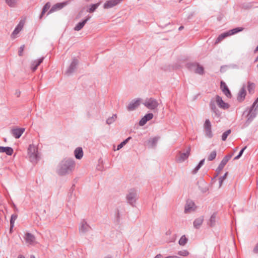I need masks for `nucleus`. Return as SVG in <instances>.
Here are the masks:
<instances>
[{"label": "nucleus", "mask_w": 258, "mask_h": 258, "mask_svg": "<svg viewBox=\"0 0 258 258\" xmlns=\"http://www.w3.org/2000/svg\"><path fill=\"white\" fill-rule=\"evenodd\" d=\"M232 155V154L227 155L223 158L222 160L224 162L227 163L228 161L231 158Z\"/></svg>", "instance_id": "48"}, {"label": "nucleus", "mask_w": 258, "mask_h": 258, "mask_svg": "<svg viewBox=\"0 0 258 258\" xmlns=\"http://www.w3.org/2000/svg\"><path fill=\"white\" fill-rule=\"evenodd\" d=\"M24 25V23L23 21H21L18 25L16 27L14 30L12 32L11 34V38L14 39L16 37V35H17L22 29Z\"/></svg>", "instance_id": "17"}, {"label": "nucleus", "mask_w": 258, "mask_h": 258, "mask_svg": "<svg viewBox=\"0 0 258 258\" xmlns=\"http://www.w3.org/2000/svg\"><path fill=\"white\" fill-rule=\"evenodd\" d=\"M257 51H258V45H257V46L254 49V53H256Z\"/></svg>", "instance_id": "61"}, {"label": "nucleus", "mask_w": 258, "mask_h": 258, "mask_svg": "<svg viewBox=\"0 0 258 258\" xmlns=\"http://www.w3.org/2000/svg\"><path fill=\"white\" fill-rule=\"evenodd\" d=\"M196 70L195 73L200 75H202L204 73V68L202 66H201L199 64H198L197 67L196 68Z\"/></svg>", "instance_id": "44"}, {"label": "nucleus", "mask_w": 258, "mask_h": 258, "mask_svg": "<svg viewBox=\"0 0 258 258\" xmlns=\"http://www.w3.org/2000/svg\"><path fill=\"white\" fill-rule=\"evenodd\" d=\"M216 102L219 107L223 109H227L229 108V105L228 103H225L222 99V98L218 96H216Z\"/></svg>", "instance_id": "19"}, {"label": "nucleus", "mask_w": 258, "mask_h": 258, "mask_svg": "<svg viewBox=\"0 0 258 258\" xmlns=\"http://www.w3.org/2000/svg\"><path fill=\"white\" fill-rule=\"evenodd\" d=\"M73 186H74V185H73V186L71 187V188L70 190V193L69 194L68 196V201L72 203H73L74 200L75 199V196H74L73 198V191L74 190Z\"/></svg>", "instance_id": "35"}, {"label": "nucleus", "mask_w": 258, "mask_h": 258, "mask_svg": "<svg viewBox=\"0 0 258 258\" xmlns=\"http://www.w3.org/2000/svg\"><path fill=\"white\" fill-rule=\"evenodd\" d=\"M190 148L189 147L186 152L185 153L179 152V156L177 157L176 161L177 162L181 163L187 159L190 154Z\"/></svg>", "instance_id": "10"}, {"label": "nucleus", "mask_w": 258, "mask_h": 258, "mask_svg": "<svg viewBox=\"0 0 258 258\" xmlns=\"http://www.w3.org/2000/svg\"><path fill=\"white\" fill-rule=\"evenodd\" d=\"M187 238L184 235L180 237V239L179 240L178 243L180 245L183 246L187 243Z\"/></svg>", "instance_id": "38"}, {"label": "nucleus", "mask_w": 258, "mask_h": 258, "mask_svg": "<svg viewBox=\"0 0 258 258\" xmlns=\"http://www.w3.org/2000/svg\"><path fill=\"white\" fill-rule=\"evenodd\" d=\"M79 64V60L76 58H74L70 66L67 69L65 74L68 76L72 75L76 71L77 67Z\"/></svg>", "instance_id": "6"}, {"label": "nucleus", "mask_w": 258, "mask_h": 258, "mask_svg": "<svg viewBox=\"0 0 258 258\" xmlns=\"http://www.w3.org/2000/svg\"><path fill=\"white\" fill-rule=\"evenodd\" d=\"M195 205V203L192 200H187L184 207V212L187 213L194 211L195 209L194 208Z\"/></svg>", "instance_id": "13"}, {"label": "nucleus", "mask_w": 258, "mask_h": 258, "mask_svg": "<svg viewBox=\"0 0 258 258\" xmlns=\"http://www.w3.org/2000/svg\"><path fill=\"white\" fill-rule=\"evenodd\" d=\"M17 217H18V216L17 214H14L11 215V219H10V233H12L13 231V229L14 226L15 221L17 219Z\"/></svg>", "instance_id": "28"}, {"label": "nucleus", "mask_w": 258, "mask_h": 258, "mask_svg": "<svg viewBox=\"0 0 258 258\" xmlns=\"http://www.w3.org/2000/svg\"><path fill=\"white\" fill-rule=\"evenodd\" d=\"M258 60V56H257V57L255 58V60H254V62L255 61H257Z\"/></svg>", "instance_id": "63"}, {"label": "nucleus", "mask_w": 258, "mask_h": 258, "mask_svg": "<svg viewBox=\"0 0 258 258\" xmlns=\"http://www.w3.org/2000/svg\"><path fill=\"white\" fill-rule=\"evenodd\" d=\"M204 218L202 217H199L194 221V226L196 229H199L203 222Z\"/></svg>", "instance_id": "26"}, {"label": "nucleus", "mask_w": 258, "mask_h": 258, "mask_svg": "<svg viewBox=\"0 0 258 258\" xmlns=\"http://www.w3.org/2000/svg\"><path fill=\"white\" fill-rule=\"evenodd\" d=\"M229 36H230V34L229 33V31H227V32H226L221 34L220 35H219V36L217 38V39L215 41V43H219V42L222 41L223 39H224L225 38H226Z\"/></svg>", "instance_id": "29"}, {"label": "nucleus", "mask_w": 258, "mask_h": 258, "mask_svg": "<svg viewBox=\"0 0 258 258\" xmlns=\"http://www.w3.org/2000/svg\"><path fill=\"white\" fill-rule=\"evenodd\" d=\"M90 19V17L88 16L85 19L83 20L82 21L79 22L76 26L74 27V30L75 31H80L81 30L85 24L87 22V21Z\"/></svg>", "instance_id": "21"}, {"label": "nucleus", "mask_w": 258, "mask_h": 258, "mask_svg": "<svg viewBox=\"0 0 258 258\" xmlns=\"http://www.w3.org/2000/svg\"><path fill=\"white\" fill-rule=\"evenodd\" d=\"M154 115L152 113H147L140 120L139 124L140 126L144 125L148 121L150 120L153 118Z\"/></svg>", "instance_id": "16"}, {"label": "nucleus", "mask_w": 258, "mask_h": 258, "mask_svg": "<svg viewBox=\"0 0 258 258\" xmlns=\"http://www.w3.org/2000/svg\"><path fill=\"white\" fill-rule=\"evenodd\" d=\"M30 258H35V256H33V255H31V257H30Z\"/></svg>", "instance_id": "64"}, {"label": "nucleus", "mask_w": 258, "mask_h": 258, "mask_svg": "<svg viewBox=\"0 0 258 258\" xmlns=\"http://www.w3.org/2000/svg\"><path fill=\"white\" fill-rule=\"evenodd\" d=\"M18 258H25V257L23 255L20 254V255H19Z\"/></svg>", "instance_id": "60"}, {"label": "nucleus", "mask_w": 258, "mask_h": 258, "mask_svg": "<svg viewBox=\"0 0 258 258\" xmlns=\"http://www.w3.org/2000/svg\"><path fill=\"white\" fill-rule=\"evenodd\" d=\"M116 218L117 221H119V218H120V213H119V211L118 209L117 210V211L116 213Z\"/></svg>", "instance_id": "53"}, {"label": "nucleus", "mask_w": 258, "mask_h": 258, "mask_svg": "<svg viewBox=\"0 0 258 258\" xmlns=\"http://www.w3.org/2000/svg\"><path fill=\"white\" fill-rule=\"evenodd\" d=\"M13 152V149L11 147L0 146V153H5L7 155L11 156Z\"/></svg>", "instance_id": "23"}, {"label": "nucleus", "mask_w": 258, "mask_h": 258, "mask_svg": "<svg viewBox=\"0 0 258 258\" xmlns=\"http://www.w3.org/2000/svg\"><path fill=\"white\" fill-rule=\"evenodd\" d=\"M220 88L223 93L228 97L231 98L232 96L230 91L225 82H220Z\"/></svg>", "instance_id": "15"}, {"label": "nucleus", "mask_w": 258, "mask_h": 258, "mask_svg": "<svg viewBox=\"0 0 258 258\" xmlns=\"http://www.w3.org/2000/svg\"><path fill=\"white\" fill-rule=\"evenodd\" d=\"M183 28H184V27H183V26H180V27H179L178 30H179V31H181V30H183Z\"/></svg>", "instance_id": "59"}, {"label": "nucleus", "mask_w": 258, "mask_h": 258, "mask_svg": "<svg viewBox=\"0 0 258 258\" xmlns=\"http://www.w3.org/2000/svg\"><path fill=\"white\" fill-rule=\"evenodd\" d=\"M204 128L205 132V135L209 138H212L213 136L212 132V125L209 119H206L204 124Z\"/></svg>", "instance_id": "7"}, {"label": "nucleus", "mask_w": 258, "mask_h": 258, "mask_svg": "<svg viewBox=\"0 0 258 258\" xmlns=\"http://www.w3.org/2000/svg\"><path fill=\"white\" fill-rule=\"evenodd\" d=\"M243 29V28L242 27H237L231 30H230L228 31L230 34V35H232L242 31Z\"/></svg>", "instance_id": "39"}, {"label": "nucleus", "mask_w": 258, "mask_h": 258, "mask_svg": "<svg viewBox=\"0 0 258 258\" xmlns=\"http://www.w3.org/2000/svg\"><path fill=\"white\" fill-rule=\"evenodd\" d=\"M43 59L44 57H42L32 62L30 68L33 72L37 70L38 67L42 62Z\"/></svg>", "instance_id": "20"}, {"label": "nucleus", "mask_w": 258, "mask_h": 258, "mask_svg": "<svg viewBox=\"0 0 258 258\" xmlns=\"http://www.w3.org/2000/svg\"><path fill=\"white\" fill-rule=\"evenodd\" d=\"M75 162L72 159H64L58 164L57 173L60 176L71 173L75 168Z\"/></svg>", "instance_id": "1"}, {"label": "nucleus", "mask_w": 258, "mask_h": 258, "mask_svg": "<svg viewBox=\"0 0 258 258\" xmlns=\"http://www.w3.org/2000/svg\"><path fill=\"white\" fill-rule=\"evenodd\" d=\"M21 94V92L19 90H16L15 92V95L17 96V97H19Z\"/></svg>", "instance_id": "57"}, {"label": "nucleus", "mask_w": 258, "mask_h": 258, "mask_svg": "<svg viewBox=\"0 0 258 258\" xmlns=\"http://www.w3.org/2000/svg\"><path fill=\"white\" fill-rule=\"evenodd\" d=\"M25 131L24 128H16L11 130V134L16 139H19Z\"/></svg>", "instance_id": "14"}, {"label": "nucleus", "mask_w": 258, "mask_h": 258, "mask_svg": "<svg viewBox=\"0 0 258 258\" xmlns=\"http://www.w3.org/2000/svg\"><path fill=\"white\" fill-rule=\"evenodd\" d=\"M248 84L247 86V90L248 93L250 94H252L254 92V89L255 87V85L253 83H250V82H248Z\"/></svg>", "instance_id": "31"}, {"label": "nucleus", "mask_w": 258, "mask_h": 258, "mask_svg": "<svg viewBox=\"0 0 258 258\" xmlns=\"http://www.w3.org/2000/svg\"><path fill=\"white\" fill-rule=\"evenodd\" d=\"M200 168H201V167L200 166H199L198 165H197V166L192 171V173L193 174H196Z\"/></svg>", "instance_id": "51"}, {"label": "nucleus", "mask_w": 258, "mask_h": 258, "mask_svg": "<svg viewBox=\"0 0 258 258\" xmlns=\"http://www.w3.org/2000/svg\"><path fill=\"white\" fill-rule=\"evenodd\" d=\"M179 255L185 256L189 254V252L187 250H180L178 252Z\"/></svg>", "instance_id": "47"}, {"label": "nucleus", "mask_w": 258, "mask_h": 258, "mask_svg": "<svg viewBox=\"0 0 258 258\" xmlns=\"http://www.w3.org/2000/svg\"><path fill=\"white\" fill-rule=\"evenodd\" d=\"M217 152L215 150L213 151L208 157V160L209 161H213L216 158Z\"/></svg>", "instance_id": "42"}, {"label": "nucleus", "mask_w": 258, "mask_h": 258, "mask_svg": "<svg viewBox=\"0 0 258 258\" xmlns=\"http://www.w3.org/2000/svg\"><path fill=\"white\" fill-rule=\"evenodd\" d=\"M100 3H98L95 4H92L90 6V7L87 10V12L89 13L94 12L100 5Z\"/></svg>", "instance_id": "33"}, {"label": "nucleus", "mask_w": 258, "mask_h": 258, "mask_svg": "<svg viewBox=\"0 0 258 258\" xmlns=\"http://www.w3.org/2000/svg\"><path fill=\"white\" fill-rule=\"evenodd\" d=\"M216 216H217V213L215 212L211 216L209 221L208 223V224L211 226L213 227L216 224Z\"/></svg>", "instance_id": "27"}, {"label": "nucleus", "mask_w": 258, "mask_h": 258, "mask_svg": "<svg viewBox=\"0 0 258 258\" xmlns=\"http://www.w3.org/2000/svg\"><path fill=\"white\" fill-rule=\"evenodd\" d=\"M246 94V91L245 87L243 86L239 90L237 97V100L238 102H241L244 101Z\"/></svg>", "instance_id": "18"}, {"label": "nucleus", "mask_w": 258, "mask_h": 258, "mask_svg": "<svg viewBox=\"0 0 258 258\" xmlns=\"http://www.w3.org/2000/svg\"><path fill=\"white\" fill-rule=\"evenodd\" d=\"M231 131L230 130H228L222 134V140L225 141L226 140L227 137L231 133Z\"/></svg>", "instance_id": "43"}, {"label": "nucleus", "mask_w": 258, "mask_h": 258, "mask_svg": "<svg viewBox=\"0 0 258 258\" xmlns=\"http://www.w3.org/2000/svg\"><path fill=\"white\" fill-rule=\"evenodd\" d=\"M159 138L158 137H154L153 138H151L149 140V143H150V145L153 147L156 145L157 142L158 141Z\"/></svg>", "instance_id": "37"}, {"label": "nucleus", "mask_w": 258, "mask_h": 258, "mask_svg": "<svg viewBox=\"0 0 258 258\" xmlns=\"http://www.w3.org/2000/svg\"><path fill=\"white\" fill-rule=\"evenodd\" d=\"M123 0H109L106 1L103 5L104 9H108L119 4Z\"/></svg>", "instance_id": "11"}, {"label": "nucleus", "mask_w": 258, "mask_h": 258, "mask_svg": "<svg viewBox=\"0 0 258 258\" xmlns=\"http://www.w3.org/2000/svg\"><path fill=\"white\" fill-rule=\"evenodd\" d=\"M24 239L26 243L32 244L35 240V237L34 235L30 233H26Z\"/></svg>", "instance_id": "22"}, {"label": "nucleus", "mask_w": 258, "mask_h": 258, "mask_svg": "<svg viewBox=\"0 0 258 258\" xmlns=\"http://www.w3.org/2000/svg\"><path fill=\"white\" fill-rule=\"evenodd\" d=\"M50 4L49 2H47L43 7L41 14L40 16V18H41L43 15L46 13V12L50 8Z\"/></svg>", "instance_id": "36"}, {"label": "nucleus", "mask_w": 258, "mask_h": 258, "mask_svg": "<svg viewBox=\"0 0 258 258\" xmlns=\"http://www.w3.org/2000/svg\"><path fill=\"white\" fill-rule=\"evenodd\" d=\"M232 155V154L227 155L223 158L222 160L224 162L227 163L228 161L231 158Z\"/></svg>", "instance_id": "49"}, {"label": "nucleus", "mask_w": 258, "mask_h": 258, "mask_svg": "<svg viewBox=\"0 0 258 258\" xmlns=\"http://www.w3.org/2000/svg\"><path fill=\"white\" fill-rule=\"evenodd\" d=\"M230 66H223L221 67L220 71L221 72H224L226 71L227 68H229Z\"/></svg>", "instance_id": "52"}, {"label": "nucleus", "mask_w": 258, "mask_h": 258, "mask_svg": "<svg viewBox=\"0 0 258 258\" xmlns=\"http://www.w3.org/2000/svg\"><path fill=\"white\" fill-rule=\"evenodd\" d=\"M132 139L131 137H129L127 138H126L125 140H124L123 141L121 142L119 145H118L117 147L116 150H119L120 149H121L124 146H125L128 142L129 141Z\"/></svg>", "instance_id": "34"}, {"label": "nucleus", "mask_w": 258, "mask_h": 258, "mask_svg": "<svg viewBox=\"0 0 258 258\" xmlns=\"http://www.w3.org/2000/svg\"><path fill=\"white\" fill-rule=\"evenodd\" d=\"M246 146H245L243 148H242L241 150L239 151L238 154L234 157V160H238V159H239L243 154L244 150L246 149Z\"/></svg>", "instance_id": "46"}, {"label": "nucleus", "mask_w": 258, "mask_h": 258, "mask_svg": "<svg viewBox=\"0 0 258 258\" xmlns=\"http://www.w3.org/2000/svg\"><path fill=\"white\" fill-rule=\"evenodd\" d=\"M116 118H117V114H114L112 115V116L108 117L106 119V123L107 124L110 125V124H112V123H113L116 120Z\"/></svg>", "instance_id": "32"}, {"label": "nucleus", "mask_w": 258, "mask_h": 258, "mask_svg": "<svg viewBox=\"0 0 258 258\" xmlns=\"http://www.w3.org/2000/svg\"><path fill=\"white\" fill-rule=\"evenodd\" d=\"M68 4V2H64L62 3H56V4L54 5L49 10L48 14L54 12L56 11L61 10L63 8H64L65 6L67 5Z\"/></svg>", "instance_id": "12"}, {"label": "nucleus", "mask_w": 258, "mask_h": 258, "mask_svg": "<svg viewBox=\"0 0 258 258\" xmlns=\"http://www.w3.org/2000/svg\"><path fill=\"white\" fill-rule=\"evenodd\" d=\"M257 109H258V97L253 103L247 114V120L244 124V127L247 126L253 118L255 117L256 113L255 111Z\"/></svg>", "instance_id": "2"}, {"label": "nucleus", "mask_w": 258, "mask_h": 258, "mask_svg": "<svg viewBox=\"0 0 258 258\" xmlns=\"http://www.w3.org/2000/svg\"><path fill=\"white\" fill-rule=\"evenodd\" d=\"M104 258H112V257L111 256H107L105 257Z\"/></svg>", "instance_id": "62"}, {"label": "nucleus", "mask_w": 258, "mask_h": 258, "mask_svg": "<svg viewBox=\"0 0 258 258\" xmlns=\"http://www.w3.org/2000/svg\"><path fill=\"white\" fill-rule=\"evenodd\" d=\"M209 105L211 110L215 114V116L219 117L220 115V113L216 107L215 101L214 100H211Z\"/></svg>", "instance_id": "24"}, {"label": "nucleus", "mask_w": 258, "mask_h": 258, "mask_svg": "<svg viewBox=\"0 0 258 258\" xmlns=\"http://www.w3.org/2000/svg\"><path fill=\"white\" fill-rule=\"evenodd\" d=\"M138 199L137 190L134 188L130 189L126 195L127 202L132 207H135V204Z\"/></svg>", "instance_id": "4"}, {"label": "nucleus", "mask_w": 258, "mask_h": 258, "mask_svg": "<svg viewBox=\"0 0 258 258\" xmlns=\"http://www.w3.org/2000/svg\"><path fill=\"white\" fill-rule=\"evenodd\" d=\"M204 163H205V159H203L200 161V162L199 163V164L198 165L201 167L204 165Z\"/></svg>", "instance_id": "55"}, {"label": "nucleus", "mask_w": 258, "mask_h": 258, "mask_svg": "<svg viewBox=\"0 0 258 258\" xmlns=\"http://www.w3.org/2000/svg\"><path fill=\"white\" fill-rule=\"evenodd\" d=\"M28 154L30 162L36 164L39 159L37 147L33 144L30 145L28 148Z\"/></svg>", "instance_id": "3"}, {"label": "nucleus", "mask_w": 258, "mask_h": 258, "mask_svg": "<svg viewBox=\"0 0 258 258\" xmlns=\"http://www.w3.org/2000/svg\"><path fill=\"white\" fill-rule=\"evenodd\" d=\"M223 15L222 14H220L217 17L218 21H220L223 18Z\"/></svg>", "instance_id": "56"}, {"label": "nucleus", "mask_w": 258, "mask_h": 258, "mask_svg": "<svg viewBox=\"0 0 258 258\" xmlns=\"http://www.w3.org/2000/svg\"><path fill=\"white\" fill-rule=\"evenodd\" d=\"M6 3L10 7H15L17 0H5Z\"/></svg>", "instance_id": "40"}, {"label": "nucleus", "mask_w": 258, "mask_h": 258, "mask_svg": "<svg viewBox=\"0 0 258 258\" xmlns=\"http://www.w3.org/2000/svg\"><path fill=\"white\" fill-rule=\"evenodd\" d=\"M75 156L77 159H81L83 156V151L81 147L77 148L74 151Z\"/></svg>", "instance_id": "25"}, {"label": "nucleus", "mask_w": 258, "mask_h": 258, "mask_svg": "<svg viewBox=\"0 0 258 258\" xmlns=\"http://www.w3.org/2000/svg\"><path fill=\"white\" fill-rule=\"evenodd\" d=\"M198 64L197 62H189L187 63L186 67L190 71L195 72Z\"/></svg>", "instance_id": "30"}, {"label": "nucleus", "mask_w": 258, "mask_h": 258, "mask_svg": "<svg viewBox=\"0 0 258 258\" xmlns=\"http://www.w3.org/2000/svg\"><path fill=\"white\" fill-rule=\"evenodd\" d=\"M228 173V172H226L223 176H221L219 178V187H221L222 186L223 182L226 178Z\"/></svg>", "instance_id": "45"}, {"label": "nucleus", "mask_w": 258, "mask_h": 258, "mask_svg": "<svg viewBox=\"0 0 258 258\" xmlns=\"http://www.w3.org/2000/svg\"><path fill=\"white\" fill-rule=\"evenodd\" d=\"M141 98H137L132 100L126 107L127 110L128 111H131L135 110L140 106L141 104Z\"/></svg>", "instance_id": "8"}, {"label": "nucleus", "mask_w": 258, "mask_h": 258, "mask_svg": "<svg viewBox=\"0 0 258 258\" xmlns=\"http://www.w3.org/2000/svg\"><path fill=\"white\" fill-rule=\"evenodd\" d=\"M226 164V163L224 162L222 160L221 161L218 167L217 168L216 170V171L218 172V174H219L222 171V170L224 168V166Z\"/></svg>", "instance_id": "41"}, {"label": "nucleus", "mask_w": 258, "mask_h": 258, "mask_svg": "<svg viewBox=\"0 0 258 258\" xmlns=\"http://www.w3.org/2000/svg\"><path fill=\"white\" fill-rule=\"evenodd\" d=\"M24 48H25V45H22L20 47L19 51H18V54L19 56H21L23 55V52Z\"/></svg>", "instance_id": "50"}, {"label": "nucleus", "mask_w": 258, "mask_h": 258, "mask_svg": "<svg viewBox=\"0 0 258 258\" xmlns=\"http://www.w3.org/2000/svg\"><path fill=\"white\" fill-rule=\"evenodd\" d=\"M143 104L147 108L150 110H154L156 109L159 105L158 101L156 99L152 97L147 98L143 103Z\"/></svg>", "instance_id": "5"}, {"label": "nucleus", "mask_w": 258, "mask_h": 258, "mask_svg": "<svg viewBox=\"0 0 258 258\" xmlns=\"http://www.w3.org/2000/svg\"><path fill=\"white\" fill-rule=\"evenodd\" d=\"M91 230V226L87 223V222L85 220H82L79 227V232L81 233H85L90 231Z\"/></svg>", "instance_id": "9"}, {"label": "nucleus", "mask_w": 258, "mask_h": 258, "mask_svg": "<svg viewBox=\"0 0 258 258\" xmlns=\"http://www.w3.org/2000/svg\"><path fill=\"white\" fill-rule=\"evenodd\" d=\"M253 251L255 253H258V243L254 247Z\"/></svg>", "instance_id": "54"}, {"label": "nucleus", "mask_w": 258, "mask_h": 258, "mask_svg": "<svg viewBox=\"0 0 258 258\" xmlns=\"http://www.w3.org/2000/svg\"><path fill=\"white\" fill-rule=\"evenodd\" d=\"M162 257V255L161 254H157L154 258H161Z\"/></svg>", "instance_id": "58"}]
</instances>
